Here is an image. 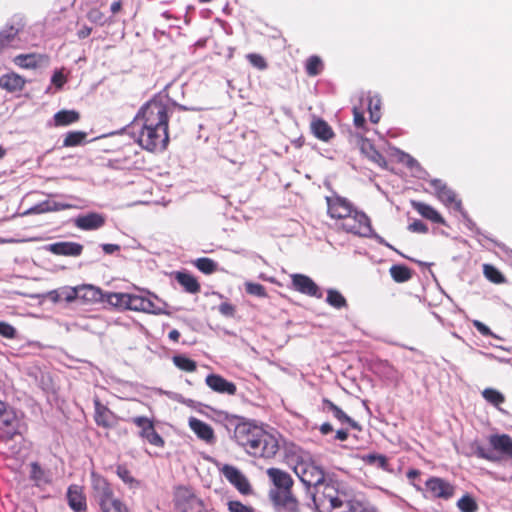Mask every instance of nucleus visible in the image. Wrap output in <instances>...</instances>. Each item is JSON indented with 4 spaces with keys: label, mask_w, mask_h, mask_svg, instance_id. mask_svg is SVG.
Returning a JSON list of instances; mask_svg holds the SVG:
<instances>
[{
    "label": "nucleus",
    "mask_w": 512,
    "mask_h": 512,
    "mask_svg": "<svg viewBox=\"0 0 512 512\" xmlns=\"http://www.w3.org/2000/svg\"><path fill=\"white\" fill-rule=\"evenodd\" d=\"M127 300V310L144 312L154 315H160L165 313L164 309L157 305L153 300L142 295L128 293Z\"/></svg>",
    "instance_id": "9b49d317"
},
{
    "label": "nucleus",
    "mask_w": 512,
    "mask_h": 512,
    "mask_svg": "<svg viewBox=\"0 0 512 512\" xmlns=\"http://www.w3.org/2000/svg\"><path fill=\"white\" fill-rule=\"evenodd\" d=\"M0 335L7 339H13L16 336V329L9 323L0 321Z\"/></svg>",
    "instance_id": "09e8293b"
},
{
    "label": "nucleus",
    "mask_w": 512,
    "mask_h": 512,
    "mask_svg": "<svg viewBox=\"0 0 512 512\" xmlns=\"http://www.w3.org/2000/svg\"><path fill=\"white\" fill-rule=\"evenodd\" d=\"M173 110L162 98H153L138 111L134 122L141 126L138 144L149 152L164 151L169 144L168 121Z\"/></svg>",
    "instance_id": "f257e3e1"
},
{
    "label": "nucleus",
    "mask_w": 512,
    "mask_h": 512,
    "mask_svg": "<svg viewBox=\"0 0 512 512\" xmlns=\"http://www.w3.org/2000/svg\"><path fill=\"white\" fill-rule=\"evenodd\" d=\"M408 229L416 233H426L428 231L427 225L421 220H415L414 222H412L409 225Z\"/></svg>",
    "instance_id": "13d9d810"
},
{
    "label": "nucleus",
    "mask_w": 512,
    "mask_h": 512,
    "mask_svg": "<svg viewBox=\"0 0 512 512\" xmlns=\"http://www.w3.org/2000/svg\"><path fill=\"white\" fill-rule=\"evenodd\" d=\"M92 32V28L87 26V25H83L78 31H77V36L79 39H85L87 37L90 36Z\"/></svg>",
    "instance_id": "e2e57ef3"
},
{
    "label": "nucleus",
    "mask_w": 512,
    "mask_h": 512,
    "mask_svg": "<svg viewBox=\"0 0 512 512\" xmlns=\"http://www.w3.org/2000/svg\"><path fill=\"white\" fill-rule=\"evenodd\" d=\"M94 404V421L105 429H111L117 424V416L106 405L102 404L98 397L93 400Z\"/></svg>",
    "instance_id": "f8f14e48"
},
{
    "label": "nucleus",
    "mask_w": 512,
    "mask_h": 512,
    "mask_svg": "<svg viewBox=\"0 0 512 512\" xmlns=\"http://www.w3.org/2000/svg\"><path fill=\"white\" fill-rule=\"evenodd\" d=\"M94 496L100 507H104L109 503L117 500L114 497L113 488L110 482H94Z\"/></svg>",
    "instance_id": "b1692460"
},
{
    "label": "nucleus",
    "mask_w": 512,
    "mask_h": 512,
    "mask_svg": "<svg viewBox=\"0 0 512 512\" xmlns=\"http://www.w3.org/2000/svg\"><path fill=\"white\" fill-rule=\"evenodd\" d=\"M311 131L313 135L324 142L330 141L334 138L335 133L331 126L321 118H315L312 120L310 125Z\"/></svg>",
    "instance_id": "a878e982"
},
{
    "label": "nucleus",
    "mask_w": 512,
    "mask_h": 512,
    "mask_svg": "<svg viewBox=\"0 0 512 512\" xmlns=\"http://www.w3.org/2000/svg\"><path fill=\"white\" fill-rule=\"evenodd\" d=\"M483 398L490 404L499 407L505 402L504 395L496 389L486 388L482 391Z\"/></svg>",
    "instance_id": "e433bc0d"
},
{
    "label": "nucleus",
    "mask_w": 512,
    "mask_h": 512,
    "mask_svg": "<svg viewBox=\"0 0 512 512\" xmlns=\"http://www.w3.org/2000/svg\"><path fill=\"white\" fill-rule=\"evenodd\" d=\"M457 507L461 512H477L478 504L470 495H464L457 502Z\"/></svg>",
    "instance_id": "a19ab883"
},
{
    "label": "nucleus",
    "mask_w": 512,
    "mask_h": 512,
    "mask_svg": "<svg viewBox=\"0 0 512 512\" xmlns=\"http://www.w3.org/2000/svg\"><path fill=\"white\" fill-rule=\"evenodd\" d=\"M87 18L89 21L103 26L106 23V17L104 13L98 8H92L87 12Z\"/></svg>",
    "instance_id": "a18cd8bd"
},
{
    "label": "nucleus",
    "mask_w": 512,
    "mask_h": 512,
    "mask_svg": "<svg viewBox=\"0 0 512 512\" xmlns=\"http://www.w3.org/2000/svg\"><path fill=\"white\" fill-rule=\"evenodd\" d=\"M234 439L254 457L273 458L279 451L277 438L253 422L241 420L234 428Z\"/></svg>",
    "instance_id": "f03ea898"
},
{
    "label": "nucleus",
    "mask_w": 512,
    "mask_h": 512,
    "mask_svg": "<svg viewBox=\"0 0 512 512\" xmlns=\"http://www.w3.org/2000/svg\"><path fill=\"white\" fill-rule=\"evenodd\" d=\"M247 61L258 70H265L268 67L266 59L258 53H249L246 55Z\"/></svg>",
    "instance_id": "79ce46f5"
},
{
    "label": "nucleus",
    "mask_w": 512,
    "mask_h": 512,
    "mask_svg": "<svg viewBox=\"0 0 512 512\" xmlns=\"http://www.w3.org/2000/svg\"><path fill=\"white\" fill-rule=\"evenodd\" d=\"M80 115L74 110H61L54 115L56 126H67L79 120Z\"/></svg>",
    "instance_id": "7c9ffc66"
},
{
    "label": "nucleus",
    "mask_w": 512,
    "mask_h": 512,
    "mask_svg": "<svg viewBox=\"0 0 512 512\" xmlns=\"http://www.w3.org/2000/svg\"><path fill=\"white\" fill-rule=\"evenodd\" d=\"M83 245L77 242L63 241L49 244L46 250L57 256L78 257L83 252Z\"/></svg>",
    "instance_id": "2eb2a0df"
},
{
    "label": "nucleus",
    "mask_w": 512,
    "mask_h": 512,
    "mask_svg": "<svg viewBox=\"0 0 512 512\" xmlns=\"http://www.w3.org/2000/svg\"><path fill=\"white\" fill-rule=\"evenodd\" d=\"M127 298H128V293L112 292V293L107 294L106 300L110 305H112L116 308L127 310V306H128Z\"/></svg>",
    "instance_id": "c9c22d12"
},
{
    "label": "nucleus",
    "mask_w": 512,
    "mask_h": 512,
    "mask_svg": "<svg viewBox=\"0 0 512 512\" xmlns=\"http://www.w3.org/2000/svg\"><path fill=\"white\" fill-rule=\"evenodd\" d=\"M101 510L102 512H128L126 506L119 499L101 507Z\"/></svg>",
    "instance_id": "de8ad7c7"
},
{
    "label": "nucleus",
    "mask_w": 512,
    "mask_h": 512,
    "mask_svg": "<svg viewBox=\"0 0 512 512\" xmlns=\"http://www.w3.org/2000/svg\"><path fill=\"white\" fill-rule=\"evenodd\" d=\"M65 82L64 76L60 72L54 73L52 76V83L55 84L57 87H62Z\"/></svg>",
    "instance_id": "0e129e2a"
},
{
    "label": "nucleus",
    "mask_w": 512,
    "mask_h": 512,
    "mask_svg": "<svg viewBox=\"0 0 512 512\" xmlns=\"http://www.w3.org/2000/svg\"><path fill=\"white\" fill-rule=\"evenodd\" d=\"M101 247L105 254H113L120 250V246L118 244L106 243L102 244Z\"/></svg>",
    "instance_id": "680f3d73"
},
{
    "label": "nucleus",
    "mask_w": 512,
    "mask_h": 512,
    "mask_svg": "<svg viewBox=\"0 0 512 512\" xmlns=\"http://www.w3.org/2000/svg\"><path fill=\"white\" fill-rule=\"evenodd\" d=\"M342 482H315L313 500L316 506L328 503L332 508H339L347 503L346 512H378L369 503L358 500H349L346 494L339 490Z\"/></svg>",
    "instance_id": "7ed1b4c3"
},
{
    "label": "nucleus",
    "mask_w": 512,
    "mask_h": 512,
    "mask_svg": "<svg viewBox=\"0 0 512 512\" xmlns=\"http://www.w3.org/2000/svg\"><path fill=\"white\" fill-rule=\"evenodd\" d=\"M485 277L492 283L502 284L506 281L504 275L493 265L485 264L483 266Z\"/></svg>",
    "instance_id": "58836bf2"
},
{
    "label": "nucleus",
    "mask_w": 512,
    "mask_h": 512,
    "mask_svg": "<svg viewBox=\"0 0 512 512\" xmlns=\"http://www.w3.org/2000/svg\"><path fill=\"white\" fill-rule=\"evenodd\" d=\"M87 134L83 131L68 132L63 140L64 147H75L83 143Z\"/></svg>",
    "instance_id": "4c0bfd02"
},
{
    "label": "nucleus",
    "mask_w": 512,
    "mask_h": 512,
    "mask_svg": "<svg viewBox=\"0 0 512 512\" xmlns=\"http://www.w3.org/2000/svg\"><path fill=\"white\" fill-rule=\"evenodd\" d=\"M18 434V419L14 411L8 410L0 416V437L11 440Z\"/></svg>",
    "instance_id": "dca6fc26"
},
{
    "label": "nucleus",
    "mask_w": 512,
    "mask_h": 512,
    "mask_svg": "<svg viewBox=\"0 0 512 512\" xmlns=\"http://www.w3.org/2000/svg\"><path fill=\"white\" fill-rule=\"evenodd\" d=\"M326 202L328 215L341 221L349 216L355 208L350 201L338 195L326 197Z\"/></svg>",
    "instance_id": "9d476101"
},
{
    "label": "nucleus",
    "mask_w": 512,
    "mask_h": 512,
    "mask_svg": "<svg viewBox=\"0 0 512 512\" xmlns=\"http://www.w3.org/2000/svg\"><path fill=\"white\" fill-rule=\"evenodd\" d=\"M341 228L347 233L362 237L369 236L372 231L368 216L364 212L358 211L356 208H354L349 216L341 221Z\"/></svg>",
    "instance_id": "39448f33"
},
{
    "label": "nucleus",
    "mask_w": 512,
    "mask_h": 512,
    "mask_svg": "<svg viewBox=\"0 0 512 512\" xmlns=\"http://www.w3.org/2000/svg\"><path fill=\"white\" fill-rule=\"evenodd\" d=\"M221 472L227 480H246L244 475L232 465H224Z\"/></svg>",
    "instance_id": "37998d69"
},
{
    "label": "nucleus",
    "mask_w": 512,
    "mask_h": 512,
    "mask_svg": "<svg viewBox=\"0 0 512 512\" xmlns=\"http://www.w3.org/2000/svg\"><path fill=\"white\" fill-rule=\"evenodd\" d=\"M67 499L69 506L75 512H85L87 509L86 498L83 494V488L80 485L73 484L68 488Z\"/></svg>",
    "instance_id": "aec40b11"
},
{
    "label": "nucleus",
    "mask_w": 512,
    "mask_h": 512,
    "mask_svg": "<svg viewBox=\"0 0 512 512\" xmlns=\"http://www.w3.org/2000/svg\"><path fill=\"white\" fill-rule=\"evenodd\" d=\"M22 30L21 27H15L13 25H7L0 31V54L7 49L19 48V33Z\"/></svg>",
    "instance_id": "f3484780"
},
{
    "label": "nucleus",
    "mask_w": 512,
    "mask_h": 512,
    "mask_svg": "<svg viewBox=\"0 0 512 512\" xmlns=\"http://www.w3.org/2000/svg\"><path fill=\"white\" fill-rule=\"evenodd\" d=\"M46 60L45 55L37 53L19 54L13 58L14 64L22 69H36Z\"/></svg>",
    "instance_id": "5701e85b"
},
{
    "label": "nucleus",
    "mask_w": 512,
    "mask_h": 512,
    "mask_svg": "<svg viewBox=\"0 0 512 512\" xmlns=\"http://www.w3.org/2000/svg\"><path fill=\"white\" fill-rule=\"evenodd\" d=\"M305 70L308 76H317L323 70V62L319 56H310L305 64Z\"/></svg>",
    "instance_id": "f704fd0d"
},
{
    "label": "nucleus",
    "mask_w": 512,
    "mask_h": 512,
    "mask_svg": "<svg viewBox=\"0 0 512 512\" xmlns=\"http://www.w3.org/2000/svg\"><path fill=\"white\" fill-rule=\"evenodd\" d=\"M79 299L86 302H97L102 299V292L92 285L79 286Z\"/></svg>",
    "instance_id": "2f4dec72"
},
{
    "label": "nucleus",
    "mask_w": 512,
    "mask_h": 512,
    "mask_svg": "<svg viewBox=\"0 0 512 512\" xmlns=\"http://www.w3.org/2000/svg\"><path fill=\"white\" fill-rule=\"evenodd\" d=\"M105 217L96 212H90L85 215L78 216L75 219V226L81 230L89 231L101 228L105 224Z\"/></svg>",
    "instance_id": "6ab92c4d"
},
{
    "label": "nucleus",
    "mask_w": 512,
    "mask_h": 512,
    "mask_svg": "<svg viewBox=\"0 0 512 512\" xmlns=\"http://www.w3.org/2000/svg\"><path fill=\"white\" fill-rule=\"evenodd\" d=\"M228 507L230 512H254L251 507H248L238 501H230L228 503Z\"/></svg>",
    "instance_id": "4d7b16f0"
},
{
    "label": "nucleus",
    "mask_w": 512,
    "mask_h": 512,
    "mask_svg": "<svg viewBox=\"0 0 512 512\" xmlns=\"http://www.w3.org/2000/svg\"><path fill=\"white\" fill-rule=\"evenodd\" d=\"M411 206L422 217L430 220L431 222L437 224H445L444 218L432 206L420 201H411Z\"/></svg>",
    "instance_id": "cd10ccee"
},
{
    "label": "nucleus",
    "mask_w": 512,
    "mask_h": 512,
    "mask_svg": "<svg viewBox=\"0 0 512 512\" xmlns=\"http://www.w3.org/2000/svg\"><path fill=\"white\" fill-rule=\"evenodd\" d=\"M473 326L476 328V330L485 337H495L494 333L491 331V329L482 323L479 320H473L472 321Z\"/></svg>",
    "instance_id": "5fc2aeb1"
},
{
    "label": "nucleus",
    "mask_w": 512,
    "mask_h": 512,
    "mask_svg": "<svg viewBox=\"0 0 512 512\" xmlns=\"http://www.w3.org/2000/svg\"><path fill=\"white\" fill-rule=\"evenodd\" d=\"M189 427L196 434V436L206 442L207 444H212L216 440V436L211 425L206 422L197 419L195 417H191L189 419Z\"/></svg>",
    "instance_id": "a211bd4d"
},
{
    "label": "nucleus",
    "mask_w": 512,
    "mask_h": 512,
    "mask_svg": "<svg viewBox=\"0 0 512 512\" xmlns=\"http://www.w3.org/2000/svg\"><path fill=\"white\" fill-rule=\"evenodd\" d=\"M195 266L204 274H212L217 270V264L210 258L202 257L195 261Z\"/></svg>",
    "instance_id": "ea45409f"
},
{
    "label": "nucleus",
    "mask_w": 512,
    "mask_h": 512,
    "mask_svg": "<svg viewBox=\"0 0 512 512\" xmlns=\"http://www.w3.org/2000/svg\"><path fill=\"white\" fill-rule=\"evenodd\" d=\"M132 423L139 427L140 437L146 439L151 445L156 447H163L165 442L159 435L154 427V423L151 419L145 416H137L131 419Z\"/></svg>",
    "instance_id": "1a4fd4ad"
},
{
    "label": "nucleus",
    "mask_w": 512,
    "mask_h": 512,
    "mask_svg": "<svg viewBox=\"0 0 512 512\" xmlns=\"http://www.w3.org/2000/svg\"><path fill=\"white\" fill-rule=\"evenodd\" d=\"M390 275L392 279L397 283H404L412 278L413 271L405 265H393L391 266Z\"/></svg>",
    "instance_id": "c756f323"
},
{
    "label": "nucleus",
    "mask_w": 512,
    "mask_h": 512,
    "mask_svg": "<svg viewBox=\"0 0 512 512\" xmlns=\"http://www.w3.org/2000/svg\"><path fill=\"white\" fill-rule=\"evenodd\" d=\"M369 113H370V121L372 123H378L380 120V101L377 100L375 105H373V100L371 99L369 102Z\"/></svg>",
    "instance_id": "3c124183"
},
{
    "label": "nucleus",
    "mask_w": 512,
    "mask_h": 512,
    "mask_svg": "<svg viewBox=\"0 0 512 512\" xmlns=\"http://www.w3.org/2000/svg\"><path fill=\"white\" fill-rule=\"evenodd\" d=\"M291 465L299 480H325L324 470L309 459L292 458Z\"/></svg>",
    "instance_id": "0eeeda50"
},
{
    "label": "nucleus",
    "mask_w": 512,
    "mask_h": 512,
    "mask_svg": "<svg viewBox=\"0 0 512 512\" xmlns=\"http://www.w3.org/2000/svg\"><path fill=\"white\" fill-rule=\"evenodd\" d=\"M245 290L250 295H254L261 298L267 297L265 287L259 283L247 282L245 284Z\"/></svg>",
    "instance_id": "c03bdc74"
},
{
    "label": "nucleus",
    "mask_w": 512,
    "mask_h": 512,
    "mask_svg": "<svg viewBox=\"0 0 512 512\" xmlns=\"http://www.w3.org/2000/svg\"><path fill=\"white\" fill-rule=\"evenodd\" d=\"M25 84V78L15 72L6 73L0 76V88L10 93L22 91Z\"/></svg>",
    "instance_id": "412c9836"
},
{
    "label": "nucleus",
    "mask_w": 512,
    "mask_h": 512,
    "mask_svg": "<svg viewBox=\"0 0 512 512\" xmlns=\"http://www.w3.org/2000/svg\"><path fill=\"white\" fill-rule=\"evenodd\" d=\"M236 488L243 494H247L250 492V484L249 482H233Z\"/></svg>",
    "instance_id": "69168bd1"
},
{
    "label": "nucleus",
    "mask_w": 512,
    "mask_h": 512,
    "mask_svg": "<svg viewBox=\"0 0 512 512\" xmlns=\"http://www.w3.org/2000/svg\"><path fill=\"white\" fill-rule=\"evenodd\" d=\"M117 474L122 480H133L129 477V472L126 468L119 466L117 469Z\"/></svg>",
    "instance_id": "774afa93"
},
{
    "label": "nucleus",
    "mask_w": 512,
    "mask_h": 512,
    "mask_svg": "<svg viewBox=\"0 0 512 512\" xmlns=\"http://www.w3.org/2000/svg\"><path fill=\"white\" fill-rule=\"evenodd\" d=\"M430 186L435 190L436 194L442 190V187L447 186L440 179H433L430 181Z\"/></svg>",
    "instance_id": "338daca9"
},
{
    "label": "nucleus",
    "mask_w": 512,
    "mask_h": 512,
    "mask_svg": "<svg viewBox=\"0 0 512 512\" xmlns=\"http://www.w3.org/2000/svg\"><path fill=\"white\" fill-rule=\"evenodd\" d=\"M489 443L494 450L506 456H512V438L507 434L491 435Z\"/></svg>",
    "instance_id": "c85d7f7f"
},
{
    "label": "nucleus",
    "mask_w": 512,
    "mask_h": 512,
    "mask_svg": "<svg viewBox=\"0 0 512 512\" xmlns=\"http://www.w3.org/2000/svg\"><path fill=\"white\" fill-rule=\"evenodd\" d=\"M324 406L332 412L333 416L341 423H347L352 429L361 431V425L349 417L340 407L334 404L331 400L323 399Z\"/></svg>",
    "instance_id": "bb28decb"
},
{
    "label": "nucleus",
    "mask_w": 512,
    "mask_h": 512,
    "mask_svg": "<svg viewBox=\"0 0 512 512\" xmlns=\"http://www.w3.org/2000/svg\"><path fill=\"white\" fill-rule=\"evenodd\" d=\"M206 385L216 393L234 396L237 392L235 383L228 381L219 374H209L205 379Z\"/></svg>",
    "instance_id": "4468645a"
},
{
    "label": "nucleus",
    "mask_w": 512,
    "mask_h": 512,
    "mask_svg": "<svg viewBox=\"0 0 512 512\" xmlns=\"http://www.w3.org/2000/svg\"><path fill=\"white\" fill-rule=\"evenodd\" d=\"M436 196L440 201L446 204H452L456 201L455 193L448 186L442 187V190H440Z\"/></svg>",
    "instance_id": "49530a36"
},
{
    "label": "nucleus",
    "mask_w": 512,
    "mask_h": 512,
    "mask_svg": "<svg viewBox=\"0 0 512 512\" xmlns=\"http://www.w3.org/2000/svg\"><path fill=\"white\" fill-rule=\"evenodd\" d=\"M172 361L178 369L185 372H195L197 369V363L184 355H175Z\"/></svg>",
    "instance_id": "72a5a7b5"
},
{
    "label": "nucleus",
    "mask_w": 512,
    "mask_h": 512,
    "mask_svg": "<svg viewBox=\"0 0 512 512\" xmlns=\"http://www.w3.org/2000/svg\"><path fill=\"white\" fill-rule=\"evenodd\" d=\"M218 311L221 315L228 317V318H232L235 316L236 307L229 302H222L218 306Z\"/></svg>",
    "instance_id": "8fccbe9b"
},
{
    "label": "nucleus",
    "mask_w": 512,
    "mask_h": 512,
    "mask_svg": "<svg viewBox=\"0 0 512 512\" xmlns=\"http://www.w3.org/2000/svg\"><path fill=\"white\" fill-rule=\"evenodd\" d=\"M293 482H273L269 498L276 512H298V502L291 493Z\"/></svg>",
    "instance_id": "20e7f679"
},
{
    "label": "nucleus",
    "mask_w": 512,
    "mask_h": 512,
    "mask_svg": "<svg viewBox=\"0 0 512 512\" xmlns=\"http://www.w3.org/2000/svg\"><path fill=\"white\" fill-rule=\"evenodd\" d=\"M292 287L295 291L310 297L322 298V293L318 285L307 275L293 274L291 275Z\"/></svg>",
    "instance_id": "ddd939ff"
},
{
    "label": "nucleus",
    "mask_w": 512,
    "mask_h": 512,
    "mask_svg": "<svg viewBox=\"0 0 512 512\" xmlns=\"http://www.w3.org/2000/svg\"><path fill=\"white\" fill-rule=\"evenodd\" d=\"M44 477V471L37 462L30 464V478L31 480H41Z\"/></svg>",
    "instance_id": "6e6d98bb"
},
{
    "label": "nucleus",
    "mask_w": 512,
    "mask_h": 512,
    "mask_svg": "<svg viewBox=\"0 0 512 512\" xmlns=\"http://www.w3.org/2000/svg\"><path fill=\"white\" fill-rule=\"evenodd\" d=\"M369 463H376L378 466L385 468L387 465V458L383 455L370 454L367 456Z\"/></svg>",
    "instance_id": "bf43d9fd"
},
{
    "label": "nucleus",
    "mask_w": 512,
    "mask_h": 512,
    "mask_svg": "<svg viewBox=\"0 0 512 512\" xmlns=\"http://www.w3.org/2000/svg\"><path fill=\"white\" fill-rule=\"evenodd\" d=\"M360 151L362 154H364L370 161L378 165L379 167L386 169L387 168V161L385 157L376 150L373 143L366 139L362 138L360 141Z\"/></svg>",
    "instance_id": "4be33fe9"
},
{
    "label": "nucleus",
    "mask_w": 512,
    "mask_h": 512,
    "mask_svg": "<svg viewBox=\"0 0 512 512\" xmlns=\"http://www.w3.org/2000/svg\"><path fill=\"white\" fill-rule=\"evenodd\" d=\"M175 506L179 512H204L202 501L184 485L178 486L175 491Z\"/></svg>",
    "instance_id": "423d86ee"
},
{
    "label": "nucleus",
    "mask_w": 512,
    "mask_h": 512,
    "mask_svg": "<svg viewBox=\"0 0 512 512\" xmlns=\"http://www.w3.org/2000/svg\"><path fill=\"white\" fill-rule=\"evenodd\" d=\"M177 283L182 286L185 292L197 294L201 290V285L197 278L186 271H178L174 275Z\"/></svg>",
    "instance_id": "393cba45"
},
{
    "label": "nucleus",
    "mask_w": 512,
    "mask_h": 512,
    "mask_svg": "<svg viewBox=\"0 0 512 512\" xmlns=\"http://www.w3.org/2000/svg\"><path fill=\"white\" fill-rule=\"evenodd\" d=\"M267 475L270 480H292L287 473L277 468H269L267 470Z\"/></svg>",
    "instance_id": "864d4df0"
},
{
    "label": "nucleus",
    "mask_w": 512,
    "mask_h": 512,
    "mask_svg": "<svg viewBox=\"0 0 512 512\" xmlns=\"http://www.w3.org/2000/svg\"><path fill=\"white\" fill-rule=\"evenodd\" d=\"M353 116H354V119H353L354 125L357 128H363L365 125L364 114L355 107V108H353Z\"/></svg>",
    "instance_id": "052dcab7"
},
{
    "label": "nucleus",
    "mask_w": 512,
    "mask_h": 512,
    "mask_svg": "<svg viewBox=\"0 0 512 512\" xmlns=\"http://www.w3.org/2000/svg\"><path fill=\"white\" fill-rule=\"evenodd\" d=\"M414 486L429 500L437 498L447 500L454 493V488L449 482H418Z\"/></svg>",
    "instance_id": "6e6552de"
},
{
    "label": "nucleus",
    "mask_w": 512,
    "mask_h": 512,
    "mask_svg": "<svg viewBox=\"0 0 512 512\" xmlns=\"http://www.w3.org/2000/svg\"><path fill=\"white\" fill-rule=\"evenodd\" d=\"M62 298L66 302H73L76 299H79V286L73 288H64L61 292Z\"/></svg>",
    "instance_id": "603ef678"
},
{
    "label": "nucleus",
    "mask_w": 512,
    "mask_h": 512,
    "mask_svg": "<svg viewBox=\"0 0 512 512\" xmlns=\"http://www.w3.org/2000/svg\"><path fill=\"white\" fill-rule=\"evenodd\" d=\"M326 302L336 309H342L348 306L346 298L335 289L327 290Z\"/></svg>",
    "instance_id": "473e14b6"
}]
</instances>
